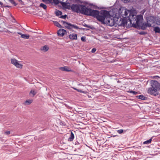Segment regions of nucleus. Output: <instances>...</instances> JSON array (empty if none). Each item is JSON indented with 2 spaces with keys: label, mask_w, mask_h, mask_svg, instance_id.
Masks as SVG:
<instances>
[{
  "label": "nucleus",
  "mask_w": 160,
  "mask_h": 160,
  "mask_svg": "<svg viewBox=\"0 0 160 160\" xmlns=\"http://www.w3.org/2000/svg\"><path fill=\"white\" fill-rule=\"evenodd\" d=\"M108 11L106 10H102L100 12L97 10H92L89 8L86 7L84 13V15L93 16L96 18L99 21H103L104 18L103 16H106L108 14Z\"/></svg>",
  "instance_id": "nucleus-1"
},
{
  "label": "nucleus",
  "mask_w": 160,
  "mask_h": 160,
  "mask_svg": "<svg viewBox=\"0 0 160 160\" xmlns=\"http://www.w3.org/2000/svg\"><path fill=\"white\" fill-rule=\"evenodd\" d=\"M129 20L130 23L134 27L139 26L143 20V16L141 15H136L132 13H130Z\"/></svg>",
  "instance_id": "nucleus-2"
},
{
  "label": "nucleus",
  "mask_w": 160,
  "mask_h": 160,
  "mask_svg": "<svg viewBox=\"0 0 160 160\" xmlns=\"http://www.w3.org/2000/svg\"><path fill=\"white\" fill-rule=\"evenodd\" d=\"M150 84L151 87L148 89V93L151 95H156L158 94V91L160 89V84L155 80H152Z\"/></svg>",
  "instance_id": "nucleus-3"
},
{
  "label": "nucleus",
  "mask_w": 160,
  "mask_h": 160,
  "mask_svg": "<svg viewBox=\"0 0 160 160\" xmlns=\"http://www.w3.org/2000/svg\"><path fill=\"white\" fill-rule=\"evenodd\" d=\"M86 7L83 5L72 4L71 6V9L72 11L77 13L80 12L84 14Z\"/></svg>",
  "instance_id": "nucleus-4"
},
{
  "label": "nucleus",
  "mask_w": 160,
  "mask_h": 160,
  "mask_svg": "<svg viewBox=\"0 0 160 160\" xmlns=\"http://www.w3.org/2000/svg\"><path fill=\"white\" fill-rule=\"evenodd\" d=\"M108 15L103 16L104 19L103 21H100L102 23L105 24L110 26L115 25V18H111L110 17L109 12L108 11Z\"/></svg>",
  "instance_id": "nucleus-5"
},
{
  "label": "nucleus",
  "mask_w": 160,
  "mask_h": 160,
  "mask_svg": "<svg viewBox=\"0 0 160 160\" xmlns=\"http://www.w3.org/2000/svg\"><path fill=\"white\" fill-rule=\"evenodd\" d=\"M115 25L124 27L127 25V21L126 18H115Z\"/></svg>",
  "instance_id": "nucleus-6"
},
{
  "label": "nucleus",
  "mask_w": 160,
  "mask_h": 160,
  "mask_svg": "<svg viewBox=\"0 0 160 160\" xmlns=\"http://www.w3.org/2000/svg\"><path fill=\"white\" fill-rule=\"evenodd\" d=\"M131 13L130 10L124 7H121L118 10V13L123 18H126L129 13Z\"/></svg>",
  "instance_id": "nucleus-7"
},
{
  "label": "nucleus",
  "mask_w": 160,
  "mask_h": 160,
  "mask_svg": "<svg viewBox=\"0 0 160 160\" xmlns=\"http://www.w3.org/2000/svg\"><path fill=\"white\" fill-rule=\"evenodd\" d=\"M147 22L144 24L145 28L150 27L152 24L155 22V18L153 16H150L147 18Z\"/></svg>",
  "instance_id": "nucleus-8"
},
{
  "label": "nucleus",
  "mask_w": 160,
  "mask_h": 160,
  "mask_svg": "<svg viewBox=\"0 0 160 160\" xmlns=\"http://www.w3.org/2000/svg\"><path fill=\"white\" fill-rule=\"evenodd\" d=\"M61 22L64 25L65 27L69 29L75 28L76 29H79L78 27L76 25L71 24V23L66 22L63 21H61Z\"/></svg>",
  "instance_id": "nucleus-9"
},
{
  "label": "nucleus",
  "mask_w": 160,
  "mask_h": 160,
  "mask_svg": "<svg viewBox=\"0 0 160 160\" xmlns=\"http://www.w3.org/2000/svg\"><path fill=\"white\" fill-rule=\"evenodd\" d=\"M18 61L15 58L11 59V63L15 65L17 68H21L22 65L18 63Z\"/></svg>",
  "instance_id": "nucleus-10"
},
{
  "label": "nucleus",
  "mask_w": 160,
  "mask_h": 160,
  "mask_svg": "<svg viewBox=\"0 0 160 160\" xmlns=\"http://www.w3.org/2000/svg\"><path fill=\"white\" fill-rule=\"evenodd\" d=\"M66 31L63 29H60L57 32L58 36L60 37L63 36L66 33Z\"/></svg>",
  "instance_id": "nucleus-11"
},
{
  "label": "nucleus",
  "mask_w": 160,
  "mask_h": 160,
  "mask_svg": "<svg viewBox=\"0 0 160 160\" xmlns=\"http://www.w3.org/2000/svg\"><path fill=\"white\" fill-rule=\"evenodd\" d=\"M59 69L62 71L67 72H71L72 70L70 68L67 66L61 67L59 68Z\"/></svg>",
  "instance_id": "nucleus-12"
},
{
  "label": "nucleus",
  "mask_w": 160,
  "mask_h": 160,
  "mask_svg": "<svg viewBox=\"0 0 160 160\" xmlns=\"http://www.w3.org/2000/svg\"><path fill=\"white\" fill-rule=\"evenodd\" d=\"M69 37V38L72 40H77V35L76 34H70Z\"/></svg>",
  "instance_id": "nucleus-13"
},
{
  "label": "nucleus",
  "mask_w": 160,
  "mask_h": 160,
  "mask_svg": "<svg viewBox=\"0 0 160 160\" xmlns=\"http://www.w3.org/2000/svg\"><path fill=\"white\" fill-rule=\"evenodd\" d=\"M49 49V47L47 45H45L43 47H42L41 50L43 51L44 52H46Z\"/></svg>",
  "instance_id": "nucleus-14"
},
{
  "label": "nucleus",
  "mask_w": 160,
  "mask_h": 160,
  "mask_svg": "<svg viewBox=\"0 0 160 160\" xmlns=\"http://www.w3.org/2000/svg\"><path fill=\"white\" fill-rule=\"evenodd\" d=\"M74 138V136L72 132H71V134L70 137L68 139V140L69 141H72Z\"/></svg>",
  "instance_id": "nucleus-15"
},
{
  "label": "nucleus",
  "mask_w": 160,
  "mask_h": 160,
  "mask_svg": "<svg viewBox=\"0 0 160 160\" xmlns=\"http://www.w3.org/2000/svg\"><path fill=\"white\" fill-rule=\"evenodd\" d=\"M152 137L149 140L145 141L143 142V144H148L150 143L152 141Z\"/></svg>",
  "instance_id": "nucleus-16"
},
{
  "label": "nucleus",
  "mask_w": 160,
  "mask_h": 160,
  "mask_svg": "<svg viewBox=\"0 0 160 160\" xmlns=\"http://www.w3.org/2000/svg\"><path fill=\"white\" fill-rule=\"evenodd\" d=\"M32 102V100H28L26 101L24 103V104L25 105H28L30 104Z\"/></svg>",
  "instance_id": "nucleus-17"
},
{
  "label": "nucleus",
  "mask_w": 160,
  "mask_h": 160,
  "mask_svg": "<svg viewBox=\"0 0 160 160\" xmlns=\"http://www.w3.org/2000/svg\"><path fill=\"white\" fill-rule=\"evenodd\" d=\"M137 97L139 99L142 100H145L146 99V97L143 96L142 95H141L139 96H137Z\"/></svg>",
  "instance_id": "nucleus-18"
},
{
  "label": "nucleus",
  "mask_w": 160,
  "mask_h": 160,
  "mask_svg": "<svg viewBox=\"0 0 160 160\" xmlns=\"http://www.w3.org/2000/svg\"><path fill=\"white\" fill-rule=\"evenodd\" d=\"M29 35L26 34H22L21 37L24 39H28L29 38Z\"/></svg>",
  "instance_id": "nucleus-19"
},
{
  "label": "nucleus",
  "mask_w": 160,
  "mask_h": 160,
  "mask_svg": "<svg viewBox=\"0 0 160 160\" xmlns=\"http://www.w3.org/2000/svg\"><path fill=\"white\" fill-rule=\"evenodd\" d=\"M154 31L156 33H160V28L158 27H155L154 28Z\"/></svg>",
  "instance_id": "nucleus-20"
},
{
  "label": "nucleus",
  "mask_w": 160,
  "mask_h": 160,
  "mask_svg": "<svg viewBox=\"0 0 160 160\" xmlns=\"http://www.w3.org/2000/svg\"><path fill=\"white\" fill-rule=\"evenodd\" d=\"M54 24L58 28H61L62 26L57 21L53 22Z\"/></svg>",
  "instance_id": "nucleus-21"
},
{
  "label": "nucleus",
  "mask_w": 160,
  "mask_h": 160,
  "mask_svg": "<svg viewBox=\"0 0 160 160\" xmlns=\"http://www.w3.org/2000/svg\"><path fill=\"white\" fill-rule=\"evenodd\" d=\"M40 6L42 7L44 9H46L47 8L46 5L43 3H40Z\"/></svg>",
  "instance_id": "nucleus-22"
},
{
  "label": "nucleus",
  "mask_w": 160,
  "mask_h": 160,
  "mask_svg": "<svg viewBox=\"0 0 160 160\" xmlns=\"http://www.w3.org/2000/svg\"><path fill=\"white\" fill-rule=\"evenodd\" d=\"M83 26H84L85 27L89 28L92 29L93 28V27L89 26L88 25L86 24L85 23H84V24H83Z\"/></svg>",
  "instance_id": "nucleus-23"
},
{
  "label": "nucleus",
  "mask_w": 160,
  "mask_h": 160,
  "mask_svg": "<svg viewBox=\"0 0 160 160\" xmlns=\"http://www.w3.org/2000/svg\"><path fill=\"white\" fill-rule=\"evenodd\" d=\"M55 14L57 16H58L62 15V12L58 10L56 12Z\"/></svg>",
  "instance_id": "nucleus-24"
},
{
  "label": "nucleus",
  "mask_w": 160,
  "mask_h": 160,
  "mask_svg": "<svg viewBox=\"0 0 160 160\" xmlns=\"http://www.w3.org/2000/svg\"><path fill=\"white\" fill-rule=\"evenodd\" d=\"M9 1L12 4L16 6L17 4H16L14 0H9Z\"/></svg>",
  "instance_id": "nucleus-25"
},
{
  "label": "nucleus",
  "mask_w": 160,
  "mask_h": 160,
  "mask_svg": "<svg viewBox=\"0 0 160 160\" xmlns=\"http://www.w3.org/2000/svg\"><path fill=\"white\" fill-rule=\"evenodd\" d=\"M128 92L130 93H133V95H136L138 93L137 92L132 91H128Z\"/></svg>",
  "instance_id": "nucleus-26"
},
{
  "label": "nucleus",
  "mask_w": 160,
  "mask_h": 160,
  "mask_svg": "<svg viewBox=\"0 0 160 160\" xmlns=\"http://www.w3.org/2000/svg\"><path fill=\"white\" fill-rule=\"evenodd\" d=\"M123 132V130L122 129H120L117 130V132L119 134H121Z\"/></svg>",
  "instance_id": "nucleus-27"
},
{
  "label": "nucleus",
  "mask_w": 160,
  "mask_h": 160,
  "mask_svg": "<svg viewBox=\"0 0 160 160\" xmlns=\"http://www.w3.org/2000/svg\"><path fill=\"white\" fill-rule=\"evenodd\" d=\"M30 93L32 94L33 96H34L36 94V92L34 90H31Z\"/></svg>",
  "instance_id": "nucleus-28"
},
{
  "label": "nucleus",
  "mask_w": 160,
  "mask_h": 160,
  "mask_svg": "<svg viewBox=\"0 0 160 160\" xmlns=\"http://www.w3.org/2000/svg\"><path fill=\"white\" fill-rule=\"evenodd\" d=\"M67 15H64L61 16L60 17V18L63 19H65Z\"/></svg>",
  "instance_id": "nucleus-29"
},
{
  "label": "nucleus",
  "mask_w": 160,
  "mask_h": 160,
  "mask_svg": "<svg viewBox=\"0 0 160 160\" xmlns=\"http://www.w3.org/2000/svg\"><path fill=\"white\" fill-rule=\"evenodd\" d=\"M140 35H145L146 34V32L144 31H142L139 33Z\"/></svg>",
  "instance_id": "nucleus-30"
},
{
  "label": "nucleus",
  "mask_w": 160,
  "mask_h": 160,
  "mask_svg": "<svg viewBox=\"0 0 160 160\" xmlns=\"http://www.w3.org/2000/svg\"><path fill=\"white\" fill-rule=\"evenodd\" d=\"M96 51V49L95 48H93L91 50V52L92 53H93L95 52Z\"/></svg>",
  "instance_id": "nucleus-31"
},
{
  "label": "nucleus",
  "mask_w": 160,
  "mask_h": 160,
  "mask_svg": "<svg viewBox=\"0 0 160 160\" xmlns=\"http://www.w3.org/2000/svg\"><path fill=\"white\" fill-rule=\"evenodd\" d=\"M77 91L78 92H80L82 93H84V91H82L80 89H79L77 90Z\"/></svg>",
  "instance_id": "nucleus-32"
},
{
  "label": "nucleus",
  "mask_w": 160,
  "mask_h": 160,
  "mask_svg": "<svg viewBox=\"0 0 160 160\" xmlns=\"http://www.w3.org/2000/svg\"><path fill=\"white\" fill-rule=\"evenodd\" d=\"M81 40L83 41V42H85L86 41V39L85 37H82L81 38Z\"/></svg>",
  "instance_id": "nucleus-33"
},
{
  "label": "nucleus",
  "mask_w": 160,
  "mask_h": 160,
  "mask_svg": "<svg viewBox=\"0 0 160 160\" xmlns=\"http://www.w3.org/2000/svg\"><path fill=\"white\" fill-rule=\"evenodd\" d=\"M5 133L6 135H8L10 133V131H7L5 132Z\"/></svg>",
  "instance_id": "nucleus-34"
},
{
  "label": "nucleus",
  "mask_w": 160,
  "mask_h": 160,
  "mask_svg": "<svg viewBox=\"0 0 160 160\" xmlns=\"http://www.w3.org/2000/svg\"><path fill=\"white\" fill-rule=\"evenodd\" d=\"M80 144V143L79 142H78V141H77L76 142H75V145H78V144Z\"/></svg>",
  "instance_id": "nucleus-35"
},
{
  "label": "nucleus",
  "mask_w": 160,
  "mask_h": 160,
  "mask_svg": "<svg viewBox=\"0 0 160 160\" xmlns=\"http://www.w3.org/2000/svg\"><path fill=\"white\" fill-rule=\"evenodd\" d=\"M18 34H19V35H21H21H22V34H22L21 33V32H18Z\"/></svg>",
  "instance_id": "nucleus-36"
},
{
  "label": "nucleus",
  "mask_w": 160,
  "mask_h": 160,
  "mask_svg": "<svg viewBox=\"0 0 160 160\" xmlns=\"http://www.w3.org/2000/svg\"><path fill=\"white\" fill-rule=\"evenodd\" d=\"M20 2H22V0H18Z\"/></svg>",
  "instance_id": "nucleus-37"
},
{
  "label": "nucleus",
  "mask_w": 160,
  "mask_h": 160,
  "mask_svg": "<svg viewBox=\"0 0 160 160\" xmlns=\"http://www.w3.org/2000/svg\"><path fill=\"white\" fill-rule=\"evenodd\" d=\"M2 2L0 1V5H2Z\"/></svg>",
  "instance_id": "nucleus-38"
},
{
  "label": "nucleus",
  "mask_w": 160,
  "mask_h": 160,
  "mask_svg": "<svg viewBox=\"0 0 160 160\" xmlns=\"http://www.w3.org/2000/svg\"><path fill=\"white\" fill-rule=\"evenodd\" d=\"M74 89L76 90L77 91V90L78 89H77L76 88H73Z\"/></svg>",
  "instance_id": "nucleus-39"
},
{
  "label": "nucleus",
  "mask_w": 160,
  "mask_h": 160,
  "mask_svg": "<svg viewBox=\"0 0 160 160\" xmlns=\"http://www.w3.org/2000/svg\"><path fill=\"white\" fill-rule=\"evenodd\" d=\"M42 1L43 2H45V1H46V0H42Z\"/></svg>",
  "instance_id": "nucleus-40"
},
{
  "label": "nucleus",
  "mask_w": 160,
  "mask_h": 160,
  "mask_svg": "<svg viewBox=\"0 0 160 160\" xmlns=\"http://www.w3.org/2000/svg\"><path fill=\"white\" fill-rule=\"evenodd\" d=\"M7 7H9V6H7Z\"/></svg>",
  "instance_id": "nucleus-41"
}]
</instances>
